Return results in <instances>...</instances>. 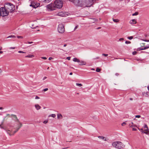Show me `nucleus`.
<instances>
[{"mask_svg":"<svg viewBox=\"0 0 149 149\" xmlns=\"http://www.w3.org/2000/svg\"><path fill=\"white\" fill-rule=\"evenodd\" d=\"M69 1L72 2L75 5L84 7H90L92 4V0H69Z\"/></svg>","mask_w":149,"mask_h":149,"instance_id":"f257e3e1","label":"nucleus"},{"mask_svg":"<svg viewBox=\"0 0 149 149\" xmlns=\"http://www.w3.org/2000/svg\"><path fill=\"white\" fill-rule=\"evenodd\" d=\"M63 6L62 1L61 0H56L54 1V3H51L47 5V8L50 11L55 10L56 8L60 9Z\"/></svg>","mask_w":149,"mask_h":149,"instance_id":"f03ea898","label":"nucleus"},{"mask_svg":"<svg viewBox=\"0 0 149 149\" xmlns=\"http://www.w3.org/2000/svg\"><path fill=\"white\" fill-rule=\"evenodd\" d=\"M4 7L9 12H12L15 10L14 5L10 3H7L5 4Z\"/></svg>","mask_w":149,"mask_h":149,"instance_id":"7ed1b4c3","label":"nucleus"},{"mask_svg":"<svg viewBox=\"0 0 149 149\" xmlns=\"http://www.w3.org/2000/svg\"><path fill=\"white\" fill-rule=\"evenodd\" d=\"M112 146L118 149H123L125 146L123 143L120 141L113 142Z\"/></svg>","mask_w":149,"mask_h":149,"instance_id":"20e7f679","label":"nucleus"},{"mask_svg":"<svg viewBox=\"0 0 149 149\" xmlns=\"http://www.w3.org/2000/svg\"><path fill=\"white\" fill-rule=\"evenodd\" d=\"M9 11L4 7H1L0 9V13L1 15L3 17L7 16L9 14Z\"/></svg>","mask_w":149,"mask_h":149,"instance_id":"39448f33","label":"nucleus"},{"mask_svg":"<svg viewBox=\"0 0 149 149\" xmlns=\"http://www.w3.org/2000/svg\"><path fill=\"white\" fill-rule=\"evenodd\" d=\"M58 31L60 33H63L65 31V28L63 24H59L58 28Z\"/></svg>","mask_w":149,"mask_h":149,"instance_id":"423d86ee","label":"nucleus"},{"mask_svg":"<svg viewBox=\"0 0 149 149\" xmlns=\"http://www.w3.org/2000/svg\"><path fill=\"white\" fill-rule=\"evenodd\" d=\"M40 5L39 3L33 1L31 2V4L30 5V6H32L34 8H36L38 7Z\"/></svg>","mask_w":149,"mask_h":149,"instance_id":"0eeeda50","label":"nucleus"},{"mask_svg":"<svg viewBox=\"0 0 149 149\" xmlns=\"http://www.w3.org/2000/svg\"><path fill=\"white\" fill-rule=\"evenodd\" d=\"M3 123V122H2L1 124H0V127L1 128L5 130L6 131L8 134L10 135V132L11 131V129L10 128H9L8 127H7L6 128H4L2 126V125Z\"/></svg>","mask_w":149,"mask_h":149,"instance_id":"6e6552de","label":"nucleus"},{"mask_svg":"<svg viewBox=\"0 0 149 149\" xmlns=\"http://www.w3.org/2000/svg\"><path fill=\"white\" fill-rule=\"evenodd\" d=\"M9 116V117H11V116H13V119L15 120V121L17 122H19V120L17 119V117L16 115H10L9 114H7L6 115V116Z\"/></svg>","mask_w":149,"mask_h":149,"instance_id":"1a4fd4ad","label":"nucleus"},{"mask_svg":"<svg viewBox=\"0 0 149 149\" xmlns=\"http://www.w3.org/2000/svg\"><path fill=\"white\" fill-rule=\"evenodd\" d=\"M56 15L57 16L61 17H66L67 14L63 12H61L57 13Z\"/></svg>","mask_w":149,"mask_h":149,"instance_id":"9d476101","label":"nucleus"},{"mask_svg":"<svg viewBox=\"0 0 149 149\" xmlns=\"http://www.w3.org/2000/svg\"><path fill=\"white\" fill-rule=\"evenodd\" d=\"M10 128L11 129V132H10V135H11L12 134H11V133H13V134H15L17 131H18V130L19 129V128H17V130L15 131H14V132H12V129H13V128L10 127V128Z\"/></svg>","mask_w":149,"mask_h":149,"instance_id":"9b49d317","label":"nucleus"},{"mask_svg":"<svg viewBox=\"0 0 149 149\" xmlns=\"http://www.w3.org/2000/svg\"><path fill=\"white\" fill-rule=\"evenodd\" d=\"M10 128L11 129V132H10V135H11L12 134H11V133H13V134H15L17 131H18V130L19 129V128H17V130L15 131H14V132H12V129H13V128L10 127V128Z\"/></svg>","mask_w":149,"mask_h":149,"instance_id":"f8f14e48","label":"nucleus"},{"mask_svg":"<svg viewBox=\"0 0 149 149\" xmlns=\"http://www.w3.org/2000/svg\"><path fill=\"white\" fill-rule=\"evenodd\" d=\"M130 23L131 24H135L136 23V21L135 19H133L130 21Z\"/></svg>","mask_w":149,"mask_h":149,"instance_id":"ddd939ff","label":"nucleus"},{"mask_svg":"<svg viewBox=\"0 0 149 149\" xmlns=\"http://www.w3.org/2000/svg\"><path fill=\"white\" fill-rule=\"evenodd\" d=\"M98 137L100 139H102L103 140L105 141H107L108 140L105 137H104L103 136H98Z\"/></svg>","mask_w":149,"mask_h":149,"instance_id":"4468645a","label":"nucleus"},{"mask_svg":"<svg viewBox=\"0 0 149 149\" xmlns=\"http://www.w3.org/2000/svg\"><path fill=\"white\" fill-rule=\"evenodd\" d=\"M36 108L37 110H38L40 109L41 107L38 104H36L35 105Z\"/></svg>","mask_w":149,"mask_h":149,"instance_id":"2eb2a0df","label":"nucleus"},{"mask_svg":"<svg viewBox=\"0 0 149 149\" xmlns=\"http://www.w3.org/2000/svg\"><path fill=\"white\" fill-rule=\"evenodd\" d=\"M79 63V65H85L86 64V62L84 61H80Z\"/></svg>","mask_w":149,"mask_h":149,"instance_id":"dca6fc26","label":"nucleus"},{"mask_svg":"<svg viewBox=\"0 0 149 149\" xmlns=\"http://www.w3.org/2000/svg\"><path fill=\"white\" fill-rule=\"evenodd\" d=\"M73 61L74 62H80V60L79 59H77L76 58H73Z\"/></svg>","mask_w":149,"mask_h":149,"instance_id":"f3484780","label":"nucleus"},{"mask_svg":"<svg viewBox=\"0 0 149 149\" xmlns=\"http://www.w3.org/2000/svg\"><path fill=\"white\" fill-rule=\"evenodd\" d=\"M138 129L139 130V131H141L142 133L146 134H147V132H145L143 131V129L142 128L140 129L139 128H138Z\"/></svg>","mask_w":149,"mask_h":149,"instance_id":"a211bd4d","label":"nucleus"},{"mask_svg":"<svg viewBox=\"0 0 149 149\" xmlns=\"http://www.w3.org/2000/svg\"><path fill=\"white\" fill-rule=\"evenodd\" d=\"M113 21L115 23H118L119 21V20L118 19H114L112 18Z\"/></svg>","mask_w":149,"mask_h":149,"instance_id":"6ab92c4d","label":"nucleus"},{"mask_svg":"<svg viewBox=\"0 0 149 149\" xmlns=\"http://www.w3.org/2000/svg\"><path fill=\"white\" fill-rule=\"evenodd\" d=\"M144 127L145 128H146V129L145 130V131H148V126L146 124H145L144 126Z\"/></svg>","mask_w":149,"mask_h":149,"instance_id":"aec40b11","label":"nucleus"},{"mask_svg":"<svg viewBox=\"0 0 149 149\" xmlns=\"http://www.w3.org/2000/svg\"><path fill=\"white\" fill-rule=\"evenodd\" d=\"M148 48H149V45H147L146 46L144 47H143V49H144V50H145Z\"/></svg>","mask_w":149,"mask_h":149,"instance_id":"412c9836","label":"nucleus"},{"mask_svg":"<svg viewBox=\"0 0 149 149\" xmlns=\"http://www.w3.org/2000/svg\"><path fill=\"white\" fill-rule=\"evenodd\" d=\"M52 0H44L43 2L45 3H48L51 1Z\"/></svg>","mask_w":149,"mask_h":149,"instance_id":"4be33fe9","label":"nucleus"},{"mask_svg":"<svg viewBox=\"0 0 149 149\" xmlns=\"http://www.w3.org/2000/svg\"><path fill=\"white\" fill-rule=\"evenodd\" d=\"M49 117H52L54 118H55L56 117V115L55 114H52L50 115L49 116Z\"/></svg>","mask_w":149,"mask_h":149,"instance_id":"5701e85b","label":"nucleus"},{"mask_svg":"<svg viewBox=\"0 0 149 149\" xmlns=\"http://www.w3.org/2000/svg\"><path fill=\"white\" fill-rule=\"evenodd\" d=\"M143 48L139 47L137 49V51H140L141 50H143Z\"/></svg>","mask_w":149,"mask_h":149,"instance_id":"b1692460","label":"nucleus"},{"mask_svg":"<svg viewBox=\"0 0 149 149\" xmlns=\"http://www.w3.org/2000/svg\"><path fill=\"white\" fill-rule=\"evenodd\" d=\"M142 94L143 95H144L145 96H147L148 95L147 92L145 93V92H144Z\"/></svg>","mask_w":149,"mask_h":149,"instance_id":"393cba45","label":"nucleus"},{"mask_svg":"<svg viewBox=\"0 0 149 149\" xmlns=\"http://www.w3.org/2000/svg\"><path fill=\"white\" fill-rule=\"evenodd\" d=\"M33 56H34L33 55H28L25 56V57H28V58H32V57H33Z\"/></svg>","mask_w":149,"mask_h":149,"instance_id":"a878e982","label":"nucleus"},{"mask_svg":"<svg viewBox=\"0 0 149 149\" xmlns=\"http://www.w3.org/2000/svg\"><path fill=\"white\" fill-rule=\"evenodd\" d=\"M92 20L91 21V22L92 23H94V22L96 21L97 20L95 19H91Z\"/></svg>","mask_w":149,"mask_h":149,"instance_id":"bb28decb","label":"nucleus"},{"mask_svg":"<svg viewBox=\"0 0 149 149\" xmlns=\"http://www.w3.org/2000/svg\"><path fill=\"white\" fill-rule=\"evenodd\" d=\"M57 117L58 118H61L62 117V116L61 114H58L57 115Z\"/></svg>","mask_w":149,"mask_h":149,"instance_id":"cd10ccee","label":"nucleus"},{"mask_svg":"<svg viewBox=\"0 0 149 149\" xmlns=\"http://www.w3.org/2000/svg\"><path fill=\"white\" fill-rule=\"evenodd\" d=\"M138 14V12H135L134 13H133L132 14V16H135L137 15Z\"/></svg>","mask_w":149,"mask_h":149,"instance_id":"c85d7f7f","label":"nucleus"},{"mask_svg":"<svg viewBox=\"0 0 149 149\" xmlns=\"http://www.w3.org/2000/svg\"><path fill=\"white\" fill-rule=\"evenodd\" d=\"M18 123H19V125H18V128H19V129L22 126V124L19 122Z\"/></svg>","mask_w":149,"mask_h":149,"instance_id":"c756f323","label":"nucleus"},{"mask_svg":"<svg viewBox=\"0 0 149 149\" xmlns=\"http://www.w3.org/2000/svg\"><path fill=\"white\" fill-rule=\"evenodd\" d=\"M15 38V36H14V35H11V36H8V37H7V38Z\"/></svg>","mask_w":149,"mask_h":149,"instance_id":"7c9ffc66","label":"nucleus"},{"mask_svg":"<svg viewBox=\"0 0 149 149\" xmlns=\"http://www.w3.org/2000/svg\"><path fill=\"white\" fill-rule=\"evenodd\" d=\"M76 85L77 86L79 87L82 86V85L81 84L76 83Z\"/></svg>","mask_w":149,"mask_h":149,"instance_id":"2f4dec72","label":"nucleus"},{"mask_svg":"<svg viewBox=\"0 0 149 149\" xmlns=\"http://www.w3.org/2000/svg\"><path fill=\"white\" fill-rule=\"evenodd\" d=\"M133 38V36H129L127 37V38L130 40H131Z\"/></svg>","mask_w":149,"mask_h":149,"instance_id":"473e14b6","label":"nucleus"},{"mask_svg":"<svg viewBox=\"0 0 149 149\" xmlns=\"http://www.w3.org/2000/svg\"><path fill=\"white\" fill-rule=\"evenodd\" d=\"M100 70L101 69L98 68H97L96 70V71L98 72H100Z\"/></svg>","mask_w":149,"mask_h":149,"instance_id":"72a5a7b5","label":"nucleus"},{"mask_svg":"<svg viewBox=\"0 0 149 149\" xmlns=\"http://www.w3.org/2000/svg\"><path fill=\"white\" fill-rule=\"evenodd\" d=\"M131 43V42L128 41H126L125 42V43L126 44H130Z\"/></svg>","mask_w":149,"mask_h":149,"instance_id":"f704fd0d","label":"nucleus"},{"mask_svg":"<svg viewBox=\"0 0 149 149\" xmlns=\"http://www.w3.org/2000/svg\"><path fill=\"white\" fill-rule=\"evenodd\" d=\"M48 120H46L44 121L43 123L45 124H46L47 123H48Z\"/></svg>","mask_w":149,"mask_h":149,"instance_id":"c9c22d12","label":"nucleus"},{"mask_svg":"<svg viewBox=\"0 0 149 149\" xmlns=\"http://www.w3.org/2000/svg\"><path fill=\"white\" fill-rule=\"evenodd\" d=\"M137 53V52L136 51H134L132 52V54L133 55H136Z\"/></svg>","mask_w":149,"mask_h":149,"instance_id":"e433bc0d","label":"nucleus"},{"mask_svg":"<svg viewBox=\"0 0 149 149\" xmlns=\"http://www.w3.org/2000/svg\"><path fill=\"white\" fill-rule=\"evenodd\" d=\"M126 122H125L121 124L122 125V126H124V125L126 124Z\"/></svg>","mask_w":149,"mask_h":149,"instance_id":"4c0bfd02","label":"nucleus"},{"mask_svg":"<svg viewBox=\"0 0 149 149\" xmlns=\"http://www.w3.org/2000/svg\"><path fill=\"white\" fill-rule=\"evenodd\" d=\"M18 53H25V52H23L21 51H18Z\"/></svg>","mask_w":149,"mask_h":149,"instance_id":"58836bf2","label":"nucleus"},{"mask_svg":"<svg viewBox=\"0 0 149 149\" xmlns=\"http://www.w3.org/2000/svg\"><path fill=\"white\" fill-rule=\"evenodd\" d=\"M141 117V116L139 115H137L135 116V118H139Z\"/></svg>","mask_w":149,"mask_h":149,"instance_id":"ea45409f","label":"nucleus"},{"mask_svg":"<svg viewBox=\"0 0 149 149\" xmlns=\"http://www.w3.org/2000/svg\"><path fill=\"white\" fill-rule=\"evenodd\" d=\"M17 37L18 38H21V39H22L23 38V37L22 36H17Z\"/></svg>","mask_w":149,"mask_h":149,"instance_id":"a19ab883","label":"nucleus"},{"mask_svg":"<svg viewBox=\"0 0 149 149\" xmlns=\"http://www.w3.org/2000/svg\"><path fill=\"white\" fill-rule=\"evenodd\" d=\"M70 58L71 57H67L66 59L68 60H70Z\"/></svg>","mask_w":149,"mask_h":149,"instance_id":"79ce46f5","label":"nucleus"},{"mask_svg":"<svg viewBox=\"0 0 149 149\" xmlns=\"http://www.w3.org/2000/svg\"><path fill=\"white\" fill-rule=\"evenodd\" d=\"M131 124H132V125H130V127H134V126H135V125H133V122H132V123H131Z\"/></svg>","mask_w":149,"mask_h":149,"instance_id":"37998d69","label":"nucleus"},{"mask_svg":"<svg viewBox=\"0 0 149 149\" xmlns=\"http://www.w3.org/2000/svg\"><path fill=\"white\" fill-rule=\"evenodd\" d=\"M48 90V88H45L44 89L43 91H47Z\"/></svg>","mask_w":149,"mask_h":149,"instance_id":"c03bdc74","label":"nucleus"},{"mask_svg":"<svg viewBox=\"0 0 149 149\" xmlns=\"http://www.w3.org/2000/svg\"><path fill=\"white\" fill-rule=\"evenodd\" d=\"M132 130L134 131H136L137 130V129L135 128H132Z\"/></svg>","mask_w":149,"mask_h":149,"instance_id":"a18cd8bd","label":"nucleus"},{"mask_svg":"<svg viewBox=\"0 0 149 149\" xmlns=\"http://www.w3.org/2000/svg\"><path fill=\"white\" fill-rule=\"evenodd\" d=\"M41 58L42 59H47V58L45 57H41Z\"/></svg>","mask_w":149,"mask_h":149,"instance_id":"49530a36","label":"nucleus"},{"mask_svg":"<svg viewBox=\"0 0 149 149\" xmlns=\"http://www.w3.org/2000/svg\"><path fill=\"white\" fill-rule=\"evenodd\" d=\"M143 41L145 42H149V40H143Z\"/></svg>","mask_w":149,"mask_h":149,"instance_id":"de8ad7c7","label":"nucleus"},{"mask_svg":"<svg viewBox=\"0 0 149 149\" xmlns=\"http://www.w3.org/2000/svg\"><path fill=\"white\" fill-rule=\"evenodd\" d=\"M124 40V38H120L119 39V41H121L123 40Z\"/></svg>","mask_w":149,"mask_h":149,"instance_id":"09e8293b","label":"nucleus"},{"mask_svg":"<svg viewBox=\"0 0 149 149\" xmlns=\"http://www.w3.org/2000/svg\"><path fill=\"white\" fill-rule=\"evenodd\" d=\"M102 55L104 56H108V54H102Z\"/></svg>","mask_w":149,"mask_h":149,"instance_id":"8fccbe9b","label":"nucleus"},{"mask_svg":"<svg viewBox=\"0 0 149 149\" xmlns=\"http://www.w3.org/2000/svg\"><path fill=\"white\" fill-rule=\"evenodd\" d=\"M40 98V97L37 96H36L35 97V99H38Z\"/></svg>","mask_w":149,"mask_h":149,"instance_id":"3c124183","label":"nucleus"},{"mask_svg":"<svg viewBox=\"0 0 149 149\" xmlns=\"http://www.w3.org/2000/svg\"><path fill=\"white\" fill-rule=\"evenodd\" d=\"M33 42H29V41L28 42V43L30 44L32 43Z\"/></svg>","mask_w":149,"mask_h":149,"instance_id":"603ef678","label":"nucleus"},{"mask_svg":"<svg viewBox=\"0 0 149 149\" xmlns=\"http://www.w3.org/2000/svg\"><path fill=\"white\" fill-rule=\"evenodd\" d=\"M78 27V26H76L75 27V28H74V30H76V29Z\"/></svg>","mask_w":149,"mask_h":149,"instance_id":"864d4df0","label":"nucleus"},{"mask_svg":"<svg viewBox=\"0 0 149 149\" xmlns=\"http://www.w3.org/2000/svg\"><path fill=\"white\" fill-rule=\"evenodd\" d=\"M53 59V58H52V57H49V60H52V59Z\"/></svg>","mask_w":149,"mask_h":149,"instance_id":"5fc2aeb1","label":"nucleus"},{"mask_svg":"<svg viewBox=\"0 0 149 149\" xmlns=\"http://www.w3.org/2000/svg\"><path fill=\"white\" fill-rule=\"evenodd\" d=\"M115 75L117 76H118L119 75V74L118 73H116L115 74Z\"/></svg>","mask_w":149,"mask_h":149,"instance_id":"6e6d98bb","label":"nucleus"},{"mask_svg":"<svg viewBox=\"0 0 149 149\" xmlns=\"http://www.w3.org/2000/svg\"><path fill=\"white\" fill-rule=\"evenodd\" d=\"M47 78V77H44V78H43V79H42V80H45V79H46Z\"/></svg>","mask_w":149,"mask_h":149,"instance_id":"4d7b16f0","label":"nucleus"},{"mask_svg":"<svg viewBox=\"0 0 149 149\" xmlns=\"http://www.w3.org/2000/svg\"><path fill=\"white\" fill-rule=\"evenodd\" d=\"M10 49H15V47H10Z\"/></svg>","mask_w":149,"mask_h":149,"instance_id":"13d9d810","label":"nucleus"},{"mask_svg":"<svg viewBox=\"0 0 149 149\" xmlns=\"http://www.w3.org/2000/svg\"><path fill=\"white\" fill-rule=\"evenodd\" d=\"M3 109V108L2 107H0V109L2 110Z\"/></svg>","mask_w":149,"mask_h":149,"instance_id":"bf43d9fd","label":"nucleus"},{"mask_svg":"<svg viewBox=\"0 0 149 149\" xmlns=\"http://www.w3.org/2000/svg\"><path fill=\"white\" fill-rule=\"evenodd\" d=\"M3 53V52L1 51H0V53L2 54Z\"/></svg>","mask_w":149,"mask_h":149,"instance_id":"052dcab7","label":"nucleus"},{"mask_svg":"<svg viewBox=\"0 0 149 149\" xmlns=\"http://www.w3.org/2000/svg\"><path fill=\"white\" fill-rule=\"evenodd\" d=\"M72 74H73L71 72L70 73V75H72Z\"/></svg>","mask_w":149,"mask_h":149,"instance_id":"680f3d73","label":"nucleus"},{"mask_svg":"<svg viewBox=\"0 0 149 149\" xmlns=\"http://www.w3.org/2000/svg\"><path fill=\"white\" fill-rule=\"evenodd\" d=\"M67 46V45L66 44H64L63 45V46L64 47H65L66 46Z\"/></svg>","mask_w":149,"mask_h":149,"instance_id":"e2e57ef3","label":"nucleus"},{"mask_svg":"<svg viewBox=\"0 0 149 149\" xmlns=\"http://www.w3.org/2000/svg\"><path fill=\"white\" fill-rule=\"evenodd\" d=\"M147 88H148V90L149 91V86H148Z\"/></svg>","mask_w":149,"mask_h":149,"instance_id":"0e129e2a","label":"nucleus"},{"mask_svg":"<svg viewBox=\"0 0 149 149\" xmlns=\"http://www.w3.org/2000/svg\"><path fill=\"white\" fill-rule=\"evenodd\" d=\"M2 72V70L0 68V73H1V72Z\"/></svg>","mask_w":149,"mask_h":149,"instance_id":"69168bd1","label":"nucleus"},{"mask_svg":"<svg viewBox=\"0 0 149 149\" xmlns=\"http://www.w3.org/2000/svg\"><path fill=\"white\" fill-rule=\"evenodd\" d=\"M100 28H101L100 27H99L97 28V29H100Z\"/></svg>","mask_w":149,"mask_h":149,"instance_id":"338daca9","label":"nucleus"},{"mask_svg":"<svg viewBox=\"0 0 149 149\" xmlns=\"http://www.w3.org/2000/svg\"><path fill=\"white\" fill-rule=\"evenodd\" d=\"M130 100H133V99L132 98H130Z\"/></svg>","mask_w":149,"mask_h":149,"instance_id":"774afa93","label":"nucleus"}]
</instances>
